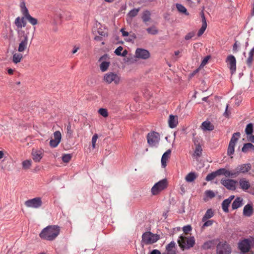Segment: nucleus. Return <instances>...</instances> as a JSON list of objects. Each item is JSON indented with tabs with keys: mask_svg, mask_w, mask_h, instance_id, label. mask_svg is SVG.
<instances>
[{
	"mask_svg": "<svg viewBox=\"0 0 254 254\" xmlns=\"http://www.w3.org/2000/svg\"><path fill=\"white\" fill-rule=\"evenodd\" d=\"M194 145H195V148L192 156L197 160L202 155V148L199 143L196 144L194 142Z\"/></svg>",
	"mask_w": 254,
	"mask_h": 254,
	"instance_id": "20",
	"label": "nucleus"
},
{
	"mask_svg": "<svg viewBox=\"0 0 254 254\" xmlns=\"http://www.w3.org/2000/svg\"><path fill=\"white\" fill-rule=\"evenodd\" d=\"M183 230L184 233L187 234L191 230V227L190 225H187L183 228Z\"/></svg>",
	"mask_w": 254,
	"mask_h": 254,
	"instance_id": "55",
	"label": "nucleus"
},
{
	"mask_svg": "<svg viewBox=\"0 0 254 254\" xmlns=\"http://www.w3.org/2000/svg\"><path fill=\"white\" fill-rule=\"evenodd\" d=\"M225 170H226L225 168H220V169L215 171L217 176H220V175H224Z\"/></svg>",
	"mask_w": 254,
	"mask_h": 254,
	"instance_id": "54",
	"label": "nucleus"
},
{
	"mask_svg": "<svg viewBox=\"0 0 254 254\" xmlns=\"http://www.w3.org/2000/svg\"><path fill=\"white\" fill-rule=\"evenodd\" d=\"M228 107H229V104H227L226 107L225 112L224 113V115L225 117H228V116H229V113H228Z\"/></svg>",
	"mask_w": 254,
	"mask_h": 254,
	"instance_id": "62",
	"label": "nucleus"
},
{
	"mask_svg": "<svg viewBox=\"0 0 254 254\" xmlns=\"http://www.w3.org/2000/svg\"><path fill=\"white\" fill-rule=\"evenodd\" d=\"M200 15H201V17L202 18V23H204V22H206V19H205V17L204 16V14L203 11H202L201 12Z\"/></svg>",
	"mask_w": 254,
	"mask_h": 254,
	"instance_id": "60",
	"label": "nucleus"
},
{
	"mask_svg": "<svg viewBox=\"0 0 254 254\" xmlns=\"http://www.w3.org/2000/svg\"><path fill=\"white\" fill-rule=\"evenodd\" d=\"M239 47V45L237 43V42H236L233 47V51L234 52H237L238 51V48Z\"/></svg>",
	"mask_w": 254,
	"mask_h": 254,
	"instance_id": "58",
	"label": "nucleus"
},
{
	"mask_svg": "<svg viewBox=\"0 0 254 254\" xmlns=\"http://www.w3.org/2000/svg\"><path fill=\"white\" fill-rule=\"evenodd\" d=\"M243 199L240 197H237L234 200L232 204V208L233 210L236 209L243 205Z\"/></svg>",
	"mask_w": 254,
	"mask_h": 254,
	"instance_id": "26",
	"label": "nucleus"
},
{
	"mask_svg": "<svg viewBox=\"0 0 254 254\" xmlns=\"http://www.w3.org/2000/svg\"><path fill=\"white\" fill-rule=\"evenodd\" d=\"M251 168L252 165L250 163H246L238 165L235 169L236 176H238L240 174H247L251 170Z\"/></svg>",
	"mask_w": 254,
	"mask_h": 254,
	"instance_id": "13",
	"label": "nucleus"
},
{
	"mask_svg": "<svg viewBox=\"0 0 254 254\" xmlns=\"http://www.w3.org/2000/svg\"><path fill=\"white\" fill-rule=\"evenodd\" d=\"M210 56H207L205 57L202 61V62L201 63V66H203L205 65H206V64L207 63L208 60L210 59Z\"/></svg>",
	"mask_w": 254,
	"mask_h": 254,
	"instance_id": "53",
	"label": "nucleus"
},
{
	"mask_svg": "<svg viewBox=\"0 0 254 254\" xmlns=\"http://www.w3.org/2000/svg\"><path fill=\"white\" fill-rule=\"evenodd\" d=\"M22 55L20 53H14L12 56V62L14 64L20 63L22 59Z\"/></svg>",
	"mask_w": 254,
	"mask_h": 254,
	"instance_id": "31",
	"label": "nucleus"
},
{
	"mask_svg": "<svg viewBox=\"0 0 254 254\" xmlns=\"http://www.w3.org/2000/svg\"><path fill=\"white\" fill-rule=\"evenodd\" d=\"M171 153V150L170 149H168L163 154L161 158V165L163 168H165L166 166V163L169 158Z\"/></svg>",
	"mask_w": 254,
	"mask_h": 254,
	"instance_id": "23",
	"label": "nucleus"
},
{
	"mask_svg": "<svg viewBox=\"0 0 254 254\" xmlns=\"http://www.w3.org/2000/svg\"><path fill=\"white\" fill-rule=\"evenodd\" d=\"M224 176L227 178H235L237 177L235 169L232 171H229L226 169Z\"/></svg>",
	"mask_w": 254,
	"mask_h": 254,
	"instance_id": "37",
	"label": "nucleus"
},
{
	"mask_svg": "<svg viewBox=\"0 0 254 254\" xmlns=\"http://www.w3.org/2000/svg\"><path fill=\"white\" fill-rule=\"evenodd\" d=\"M230 202H229L228 201V200H226V199H225L222 203V209L225 212H228L229 211V206L230 205Z\"/></svg>",
	"mask_w": 254,
	"mask_h": 254,
	"instance_id": "38",
	"label": "nucleus"
},
{
	"mask_svg": "<svg viewBox=\"0 0 254 254\" xmlns=\"http://www.w3.org/2000/svg\"><path fill=\"white\" fill-rule=\"evenodd\" d=\"M140 10V8H133L129 11L127 13V16L131 19L136 16Z\"/></svg>",
	"mask_w": 254,
	"mask_h": 254,
	"instance_id": "36",
	"label": "nucleus"
},
{
	"mask_svg": "<svg viewBox=\"0 0 254 254\" xmlns=\"http://www.w3.org/2000/svg\"><path fill=\"white\" fill-rule=\"evenodd\" d=\"M204 222V224H203L202 228H204L205 227L210 226L214 223V221L213 220H207L205 221H202Z\"/></svg>",
	"mask_w": 254,
	"mask_h": 254,
	"instance_id": "48",
	"label": "nucleus"
},
{
	"mask_svg": "<svg viewBox=\"0 0 254 254\" xmlns=\"http://www.w3.org/2000/svg\"><path fill=\"white\" fill-rule=\"evenodd\" d=\"M220 183L228 190H235L238 182L233 179L223 178L221 180Z\"/></svg>",
	"mask_w": 254,
	"mask_h": 254,
	"instance_id": "11",
	"label": "nucleus"
},
{
	"mask_svg": "<svg viewBox=\"0 0 254 254\" xmlns=\"http://www.w3.org/2000/svg\"><path fill=\"white\" fill-rule=\"evenodd\" d=\"M214 215V211L212 209H208L205 212L204 215L203 216L202 218V221L207 220L211 218H212Z\"/></svg>",
	"mask_w": 254,
	"mask_h": 254,
	"instance_id": "29",
	"label": "nucleus"
},
{
	"mask_svg": "<svg viewBox=\"0 0 254 254\" xmlns=\"http://www.w3.org/2000/svg\"><path fill=\"white\" fill-rule=\"evenodd\" d=\"M216 244L215 240H212L205 242L202 246V248L204 250L210 249L213 248Z\"/></svg>",
	"mask_w": 254,
	"mask_h": 254,
	"instance_id": "27",
	"label": "nucleus"
},
{
	"mask_svg": "<svg viewBox=\"0 0 254 254\" xmlns=\"http://www.w3.org/2000/svg\"><path fill=\"white\" fill-rule=\"evenodd\" d=\"M253 131V125L250 123L247 125L245 128V132L247 135H252Z\"/></svg>",
	"mask_w": 254,
	"mask_h": 254,
	"instance_id": "39",
	"label": "nucleus"
},
{
	"mask_svg": "<svg viewBox=\"0 0 254 254\" xmlns=\"http://www.w3.org/2000/svg\"><path fill=\"white\" fill-rule=\"evenodd\" d=\"M98 138V135L97 134H95L93 135L92 138V146L93 148H95L96 146V142L97 141V139Z\"/></svg>",
	"mask_w": 254,
	"mask_h": 254,
	"instance_id": "50",
	"label": "nucleus"
},
{
	"mask_svg": "<svg viewBox=\"0 0 254 254\" xmlns=\"http://www.w3.org/2000/svg\"><path fill=\"white\" fill-rule=\"evenodd\" d=\"M135 57L138 59H147L150 57V53L147 50L137 48L135 51Z\"/></svg>",
	"mask_w": 254,
	"mask_h": 254,
	"instance_id": "15",
	"label": "nucleus"
},
{
	"mask_svg": "<svg viewBox=\"0 0 254 254\" xmlns=\"http://www.w3.org/2000/svg\"><path fill=\"white\" fill-rule=\"evenodd\" d=\"M24 16L22 17H17L14 21V24L16 26V27L18 28H21L22 27H24L26 25V22L24 21Z\"/></svg>",
	"mask_w": 254,
	"mask_h": 254,
	"instance_id": "25",
	"label": "nucleus"
},
{
	"mask_svg": "<svg viewBox=\"0 0 254 254\" xmlns=\"http://www.w3.org/2000/svg\"><path fill=\"white\" fill-rule=\"evenodd\" d=\"M166 252L171 253V252H175V243L174 241L170 242L169 244H168L166 247Z\"/></svg>",
	"mask_w": 254,
	"mask_h": 254,
	"instance_id": "33",
	"label": "nucleus"
},
{
	"mask_svg": "<svg viewBox=\"0 0 254 254\" xmlns=\"http://www.w3.org/2000/svg\"><path fill=\"white\" fill-rule=\"evenodd\" d=\"M195 33L194 32H190L188 33L185 37V39L186 40H189L194 37Z\"/></svg>",
	"mask_w": 254,
	"mask_h": 254,
	"instance_id": "52",
	"label": "nucleus"
},
{
	"mask_svg": "<svg viewBox=\"0 0 254 254\" xmlns=\"http://www.w3.org/2000/svg\"><path fill=\"white\" fill-rule=\"evenodd\" d=\"M60 232V227L56 225L48 226L42 230L39 236L42 239L51 241L57 237Z\"/></svg>",
	"mask_w": 254,
	"mask_h": 254,
	"instance_id": "1",
	"label": "nucleus"
},
{
	"mask_svg": "<svg viewBox=\"0 0 254 254\" xmlns=\"http://www.w3.org/2000/svg\"><path fill=\"white\" fill-rule=\"evenodd\" d=\"M21 11L24 17L29 21L32 25H35L37 24V19L32 17L29 13L28 10L25 6L24 2H22L21 5Z\"/></svg>",
	"mask_w": 254,
	"mask_h": 254,
	"instance_id": "8",
	"label": "nucleus"
},
{
	"mask_svg": "<svg viewBox=\"0 0 254 254\" xmlns=\"http://www.w3.org/2000/svg\"><path fill=\"white\" fill-rule=\"evenodd\" d=\"M32 161L30 160H26L22 162V166L24 169H29L31 166Z\"/></svg>",
	"mask_w": 254,
	"mask_h": 254,
	"instance_id": "42",
	"label": "nucleus"
},
{
	"mask_svg": "<svg viewBox=\"0 0 254 254\" xmlns=\"http://www.w3.org/2000/svg\"><path fill=\"white\" fill-rule=\"evenodd\" d=\"M239 185L240 188L244 191L248 190L251 186L249 181L245 178L240 180Z\"/></svg>",
	"mask_w": 254,
	"mask_h": 254,
	"instance_id": "21",
	"label": "nucleus"
},
{
	"mask_svg": "<svg viewBox=\"0 0 254 254\" xmlns=\"http://www.w3.org/2000/svg\"><path fill=\"white\" fill-rule=\"evenodd\" d=\"M254 213L253 205L252 203L246 204L243 209V214L246 217H251Z\"/></svg>",
	"mask_w": 254,
	"mask_h": 254,
	"instance_id": "18",
	"label": "nucleus"
},
{
	"mask_svg": "<svg viewBox=\"0 0 254 254\" xmlns=\"http://www.w3.org/2000/svg\"><path fill=\"white\" fill-rule=\"evenodd\" d=\"M121 32L122 33V36L123 37H126V36H128L129 35V33L128 32H127L125 31V28H122L120 30Z\"/></svg>",
	"mask_w": 254,
	"mask_h": 254,
	"instance_id": "57",
	"label": "nucleus"
},
{
	"mask_svg": "<svg viewBox=\"0 0 254 254\" xmlns=\"http://www.w3.org/2000/svg\"><path fill=\"white\" fill-rule=\"evenodd\" d=\"M168 185L167 179L161 180L156 183L151 189V193L153 195H157L162 190L165 189Z\"/></svg>",
	"mask_w": 254,
	"mask_h": 254,
	"instance_id": "7",
	"label": "nucleus"
},
{
	"mask_svg": "<svg viewBox=\"0 0 254 254\" xmlns=\"http://www.w3.org/2000/svg\"><path fill=\"white\" fill-rule=\"evenodd\" d=\"M151 13L149 10H145L142 13V19L144 23L150 21Z\"/></svg>",
	"mask_w": 254,
	"mask_h": 254,
	"instance_id": "30",
	"label": "nucleus"
},
{
	"mask_svg": "<svg viewBox=\"0 0 254 254\" xmlns=\"http://www.w3.org/2000/svg\"><path fill=\"white\" fill-rule=\"evenodd\" d=\"M201 129L203 131H211L214 129V126L209 121L203 122L201 126Z\"/></svg>",
	"mask_w": 254,
	"mask_h": 254,
	"instance_id": "22",
	"label": "nucleus"
},
{
	"mask_svg": "<svg viewBox=\"0 0 254 254\" xmlns=\"http://www.w3.org/2000/svg\"><path fill=\"white\" fill-rule=\"evenodd\" d=\"M123 50V47L122 46H119L115 50V53L118 56H121Z\"/></svg>",
	"mask_w": 254,
	"mask_h": 254,
	"instance_id": "56",
	"label": "nucleus"
},
{
	"mask_svg": "<svg viewBox=\"0 0 254 254\" xmlns=\"http://www.w3.org/2000/svg\"><path fill=\"white\" fill-rule=\"evenodd\" d=\"M160 238L157 234H154L150 232H146L142 234V243L145 245H149L156 242Z\"/></svg>",
	"mask_w": 254,
	"mask_h": 254,
	"instance_id": "5",
	"label": "nucleus"
},
{
	"mask_svg": "<svg viewBox=\"0 0 254 254\" xmlns=\"http://www.w3.org/2000/svg\"><path fill=\"white\" fill-rule=\"evenodd\" d=\"M205 194L207 197H208L210 198H212L214 197L215 195L214 192L211 190H207L205 191Z\"/></svg>",
	"mask_w": 254,
	"mask_h": 254,
	"instance_id": "51",
	"label": "nucleus"
},
{
	"mask_svg": "<svg viewBox=\"0 0 254 254\" xmlns=\"http://www.w3.org/2000/svg\"><path fill=\"white\" fill-rule=\"evenodd\" d=\"M240 136V133L239 132L234 133L233 134L232 138L230 141L228 148V150H227L228 155L231 156L232 155H233L234 154V150H235V144H236V142H237V141L238 140Z\"/></svg>",
	"mask_w": 254,
	"mask_h": 254,
	"instance_id": "9",
	"label": "nucleus"
},
{
	"mask_svg": "<svg viewBox=\"0 0 254 254\" xmlns=\"http://www.w3.org/2000/svg\"><path fill=\"white\" fill-rule=\"evenodd\" d=\"M66 135L69 138H72L73 136V130L70 123L66 127Z\"/></svg>",
	"mask_w": 254,
	"mask_h": 254,
	"instance_id": "41",
	"label": "nucleus"
},
{
	"mask_svg": "<svg viewBox=\"0 0 254 254\" xmlns=\"http://www.w3.org/2000/svg\"><path fill=\"white\" fill-rule=\"evenodd\" d=\"M238 247L243 253L251 252L254 253V238L245 239L239 243Z\"/></svg>",
	"mask_w": 254,
	"mask_h": 254,
	"instance_id": "3",
	"label": "nucleus"
},
{
	"mask_svg": "<svg viewBox=\"0 0 254 254\" xmlns=\"http://www.w3.org/2000/svg\"><path fill=\"white\" fill-rule=\"evenodd\" d=\"M61 141H58L57 140H55V139H51L50 141V145L51 147L55 148L59 144Z\"/></svg>",
	"mask_w": 254,
	"mask_h": 254,
	"instance_id": "47",
	"label": "nucleus"
},
{
	"mask_svg": "<svg viewBox=\"0 0 254 254\" xmlns=\"http://www.w3.org/2000/svg\"><path fill=\"white\" fill-rule=\"evenodd\" d=\"M217 176L215 171L209 174L206 177V181H210L214 180Z\"/></svg>",
	"mask_w": 254,
	"mask_h": 254,
	"instance_id": "43",
	"label": "nucleus"
},
{
	"mask_svg": "<svg viewBox=\"0 0 254 254\" xmlns=\"http://www.w3.org/2000/svg\"><path fill=\"white\" fill-rule=\"evenodd\" d=\"M130 37L131 38H129L128 40H127V41H129V42H130L132 40H134L136 38V36L135 35V34H132V35H130Z\"/></svg>",
	"mask_w": 254,
	"mask_h": 254,
	"instance_id": "59",
	"label": "nucleus"
},
{
	"mask_svg": "<svg viewBox=\"0 0 254 254\" xmlns=\"http://www.w3.org/2000/svg\"><path fill=\"white\" fill-rule=\"evenodd\" d=\"M197 178V175L194 172H190L185 177V180L187 182L191 183L194 181Z\"/></svg>",
	"mask_w": 254,
	"mask_h": 254,
	"instance_id": "28",
	"label": "nucleus"
},
{
	"mask_svg": "<svg viewBox=\"0 0 254 254\" xmlns=\"http://www.w3.org/2000/svg\"><path fill=\"white\" fill-rule=\"evenodd\" d=\"M249 150H254V145L251 143H245L242 149V151L243 152H247Z\"/></svg>",
	"mask_w": 254,
	"mask_h": 254,
	"instance_id": "34",
	"label": "nucleus"
},
{
	"mask_svg": "<svg viewBox=\"0 0 254 254\" xmlns=\"http://www.w3.org/2000/svg\"><path fill=\"white\" fill-rule=\"evenodd\" d=\"M207 27V23L204 22V23H202V26L200 28V29L199 30L197 35L198 36H200L202 35L203 33L204 32L205 30H206V28Z\"/></svg>",
	"mask_w": 254,
	"mask_h": 254,
	"instance_id": "45",
	"label": "nucleus"
},
{
	"mask_svg": "<svg viewBox=\"0 0 254 254\" xmlns=\"http://www.w3.org/2000/svg\"><path fill=\"white\" fill-rule=\"evenodd\" d=\"M98 113L104 118H106L108 116V112L106 109L100 108L98 110Z\"/></svg>",
	"mask_w": 254,
	"mask_h": 254,
	"instance_id": "46",
	"label": "nucleus"
},
{
	"mask_svg": "<svg viewBox=\"0 0 254 254\" xmlns=\"http://www.w3.org/2000/svg\"><path fill=\"white\" fill-rule=\"evenodd\" d=\"M176 7L180 12L184 13L186 15H188L189 14V13L187 11L186 8L182 4L180 3H177Z\"/></svg>",
	"mask_w": 254,
	"mask_h": 254,
	"instance_id": "35",
	"label": "nucleus"
},
{
	"mask_svg": "<svg viewBox=\"0 0 254 254\" xmlns=\"http://www.w3.org/2000/svg\"><path fill=\"white\" fill-rule=\"evenodd\" d=\"M226 63L230 70L231 74H234L236 71V60L235 57L232 55H229L226 59Z\"/></svg>",
	"mask_w": 254,
	"mask_h": 254,
	"instance_id": "14",
	"label": "nucleus"
},
{
	"mask_svg": "<svg viewBox=\"0 0 254 254\" xmlns=\"http://www.w3.org/2000/svg\"><path fill=\"white\" fill-rule=\"evenodd\" d=\"M177 241L179 246L183 250L190 249L195 244V239L193 236L187 237L182 235L179 237Z\"/></svg>",
	"mask_w": 254,
	"mask_h": 254,
	"instance_id": "2",
	"label": "nucleus"
},
{
	"mask_svg": "<svg viewBox=\"0 0 254 254\" xmlns=\"http://www.w3.org/2000/svg\"><path fill=\"white\" fill-rule=\"evenodd\" d=\"M121 77L114 72H108L103 76V81L107 84L118 85L121 82Z\"/></svg>",
	"mask_w": 254,
	"mask_h": 254,
	"instance_id": "4",
	"label": "nucleus"
},
{
	"mask_svg": "<svg viewBox=\"0 0 254 254\" xmlns=\"http://www.w3.org/2000/svg\"><path fill=\"white\" fill-rule=\"evenodd\" d=\"M42 204V199L41 197H35L32 199L27 200L25 202V205L27 207L38 208L41 206Z\"/></svg>",
	"mask_w": 254,
	"mask_h": 254,
	"instance_id": "12",
	"label": "nucleus"
},
{
	"mask_svg": "<svg viewBox=\"0 0 254 254\" xmlns=\"http://www.w3.org/2000/svg\"><path fill=\"white\" fill-rule=\"evenodd\" d=\"M254 55V47L253 48L250 52L249 53V57L248 58L247 60V64L249 66H251L253 61V57Z\"/></svg>",
	"mask_w": 254,
	"mask_h": 254,
	"instance_id": "32",
	"label": "nucleus"
},
{
	"mask_svg": "<svg viewBox=\"0 0 254 254\" xmlns=\"http://www.w3.org/2000/svg\"><path fill=\"white\" fill-rule=\"evenodd\" d=\"M169 126L173 128L176 127L178 124V117L177 116L170 115L168 120Z\"/></svg>",
	"mask_w": 254,
	"mask_h": 254,
	"instance_id": "24",
	"label": "nucleus"
},
{
	"mask_svg": "<svg viewBox=\"0 0 254 254\" xmlns=\"http://www.w3.org/2000/svg\"><path fill=\"white\" fill-rule=\"evenodd\" d=\"M79 49V46H74L73 47V49L72 51V54H75V53L77 52V51Z\"/></svg>",
	"mask_w": 254,
	"mask_h": 254,
	"instance_id": "61",
	"label": "nucleus"
},
{
	"mask_svg": "<svg viewBox=\"0 0 254 254\" xmlns=\"http://www.w3.org/2000/svg\"><path fill=\"white\" fill-rule=\"evenodd\" d=\"M28 38L27 35L23 36V38L20 40L18 47V51L19 52H24L27 48Z\"/></svg>",
	"mask_w": 254,
	"mask_h": 254,
	"instance_id": "17",
	"label": "nucleus"
},
{
	"mask_svg": "<svg viewBox=\"0 0 254 254\" xmlns=\"http://www.w3.org/2000/svg\"><path fill=\"white\" fill-rule=\"evenodd\" d=\"M107 58V55H104L102 56L100 59L99 61L101 62V63L100 65V70L102 72L106 71L108 69L110 63L109 62L107 61H103L104 60H106Z\"/></svg>",
	"mask_w": 254,
	"mask_h": 254,
	"instance_id": "19",
	"label": "nucleus"
},
{
	"mask_svg": "<svg viewBox=\"0 0 254 254\" xmlns=\"http://www.w3.org/2000/svg\"><path fill=\"white\" fill-rule=\"evenodd\" d=\"M54 139L61 141L62 139V134L60 131H56L54 133Z\"/></svg>",
	"mask_w": 254,
	"mask_h": 254,
	"instance_id": "49",
	"label": "nucleus"
},
{
	"mask_svg": "<svg viewBox=\"0 0 254 254\" xmlns=\"http://www.w3.org/2000/svg\"><path fill=\"white\" fill-rule=\"evenodd\" d=\"M146 31L148 34L151 35H156L158 32L157 29L154 26L147 28Z\"/></svg>",
	"mask_w": 254,
	"mask_h": 254,
	"instance_id": "40",
	"label": "nucleus"
},
{
	"mask_svg": "<svg viewBox=\"0 0 254 254\" xmlns=\"http://www.w3.org/2000/svg\"><path fill=\"white\" fill-rule=\"evenodd\" d=\"M249 140L254 143V135H251L249 137Z\"/></svg>",
	"mask_w": 254,
	"mask_h": 254,
	"instance_id": "64",
	"label": "nucleus"
},
{
	"mask_svg": "<svg viewBox=\"0 0 254 254\" xmlns=\"http://www.w3.org/2000/svg\"><path fill=\"white\" fill-rule=\"evenodd\" d=\"M232 248L226 241L220 242L216 246V254H231Z\"/></svg>",
	"mask_w": 254,
	"mask_h": 254,
	"instance_id": "6",
	"label": "nucleus"
},
{
	"mask_svg": "<svg viewBox=\"0 0 254 254\" xmlns=\"http://www.w3.org/2000/svg\"><path fill=\"white\" fill-rule=\"evenodd\" d=\"M150 254H161V253L158 250H153L151 252Z\"/></svg>",
	"mask_w": 254,
	"mask_h": 254,
	"instance_id": "63",
	"label": "nucleus"
},
{
	"mask_svg": "<svg viewBox=\"0 0 254 254\" xmlns=\"http://www.w3.org/2000/svg\"><path fill=\"white\" fill-rule=\"evenodd\" d=\"M71 155L70 154H65L62 156V160L64 163H68L71 159Z\"/></svg>",
	"mask_w": 254,
	"mask_h": 254,
	"instance_id": "44",
	"label": "nucleus"
},
{
	"mask_svg": "<svg viewBox=\"0 0 254 254\" xmlns=\"http://www.w3.org/2000/svg\"><path fill=\"white\" fill-rule=\"evenodd\" d=\"M147 142L151 146H156L160 140V135L156 132L148 133L147 136Z\"/></svg>",
	"mask_w": 254,
	"mask_h": 254,
	"instance_id": "10",
	"label": "nucleus"
},
{
	"mask_svg": "<svg viewBox=\"0 0 254 254\" xmlns=\"http://www.w3.org/2000/svg\"><path fill=\"white\" fill-rule=\"evenodd\" d=\"M43 150L33 149L31 152L32 159L36 162L40 161L43 157Z\"/></svg>",
	"mask_w": 254,
	"mask_h": 254,
	"instance_id": "16",
	"label": "nucleus"
}]
</instances>
